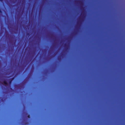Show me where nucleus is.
Listing matches in <instances>:
<instances>
[{"mask_svg":"<svg viewBox=\"0 0 125 125\" xmlns=\"http://www.w3.org/2000/svg\"><path fill=\"white\" fill-rule=\"evenodd\" d=\"M14 77L10 79L9 81V83L10 84H11L12 81L14 79Z\"/></svg>","mask_w":125,"mask_h":125,"instance_id":"1","label":"nucleus"},{"mask_svg":"<svg viewBox=\"0 0 125 125\" xmlns=\"http://www.w3.org/2000/svg\"><path fill=\"white\" fill-rule=\"evenodd\" d=\"M3 83H4L6 85H8V83L7 82V81L5 80L3 82Z\"/></svg>","mask_w":125,"mask_h":125,"instance_id":"2","label":"nucleus"},{"mask_svg":"<svg viewBox=\"0 0 125 125\" xmlns=\"http://www.w3.org/2000/svg\"><path fill=\"white\" fill-rule=\"evenodd\" d=\"M27 117L28 118H30V115H28Z\"/></svg>","mask_w":125,"mask_h":125,"instance_id":"3","label":"nucleus"},{"mask_svg":"<svg viewBox=\"0 0 125 125\" xmlns=\"http://www.w3.org/2000/svg\"><path fill=\"white\" fill-rule=\"evenodd\" d=\"M2 13V11H1V10L0 9V13Z\"/></svg>","mask_w":125,"mask_h":125,"instance_id":"4","label":"nucleus"},{"mask_svg":"<svg viewBox=\"0 0 125 125\" xmlns=\"http://www.w3.org/2000/svg\"><path fill=\"white\" fill-rule=\"evenodd\" d=\"M0 0V1H2V0Z\"/></svg>","mask_w":125,"mask_h":125,"instance_id":"5","label":"nucleus"},{"mask_svg":"<svg viewBox=\"0 0 125 125\" xmlns=\"http://www.w3.org/2000/svg\"><path fill=\"white\" fill-rule=\"evenodd\" d=\"M65 46H66V44L65 43Z\"/></svg>","mask_w":125,"mask_h":125,"instance_id":"6","label":"nucleus"},{"mask_svg":"<svg viewBox=\"0 0 125 125\" xmlns=\"http://www.w3.org/2000/svg\"><path fill=\"white\" fill-rule=\"evenodd\" d=\"M29 33H28V35H29Z\"/></svg>","mask_w":125,"mask_h":125,"instance_id":"7","label":"nucleus"}]
</instances>
